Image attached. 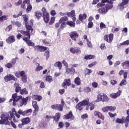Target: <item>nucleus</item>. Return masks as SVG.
<instances>
[{
  "label": "nucleus",
  "mask_w": 129,
  "mask_h": 129,
  "mask_svg": "<svg viewBox=\"0 0 129 129\" xmlns=\"http://www.w3.org/2000/svg\"><path fill=\"white\" fill-rule=\"evenodd\" d=\"M120 93H121V92L120 91H118L116 93H112L110 94V97L111 98H113L114 99H115L120 95Z\"/></svg>",
  "instance_id": "17"
},
{
  "label": "nucleus",
  "mask_w": 129,
  "mask_h": 129,
  "mask_svg": "<svg viewBox=\"0 0 129 129\" xmlns=\"http://www.w3.org/2000/svg\"><path fill=\"white\" fill-rule=\"evenodd\" d=\"M54 66L55 67H58L59 70H61L62 68V63L60 61H57L54 63Z\"/></svg>",
  "instance_id": "34"
},
{
  "label": "nucleus",
  "mask_w": 129,
  "mask_h": 129,
  "mask_svg": "<svg viewBox=\"0 0 129 129\" xmlns=\"http://www.w3.org/2000/svg\"><path fill=\"white\" fill-rule=\"evenodd\" d=\"M22 3H23V1H22V0H19L18 2L15 3V6L19 7V6H20V5H22Z\"/></svg>",
  "instance_id": "60"
},
{
  "label": "nucleus",
  "mask_w": 129,
  "mask_h": 129,
  "mask_svg": "<svg viewBox=\"0 0 129 129\" xmlns=\"http://www.w3.org/2000/svg\"><path fill=\"white\" fill-rule=\"evenodd\" d=\"M20 94L22 95L24 94H28V91H27V89L26 88H24L20 90Z\"/></svg>",
  "instance_id": "44"
},
{
  "label": "nucleus",
  "mask_w": 129,
  "mask_h": 129,
  "mask_svg": "<svg viewBox=\"0 0 129 129\" xmlns=\"http://www.w3.org/2000/svg\"><path fill=\"white\" fill-rule=\"evenodd\" d=\"M36 67L35 68V71L36 72H39V71H41V70H43V67L40 66V63H36Z\"/></svg>",
  "instance_id": "32"
},
{
  "label": "nucleus",
  "mask_w": 129,
  "mask_h": 129,
  "mask_svg": "<svg viewBox=\"0 0 129 129\" xmlns=\"http://www.w3.org/2000/svg\"><path fill=\"white\" fill-rule=\"evenodd\" d=\"M122 45H129V40H126L120 44V46H122Z\"/></svg>",
  "instance_id": "58"
},
{
  "label": "nucleus",
  "mask_w": 129,
  "mask_h": 129,
  "mask_svg": "<svg viewBox=\"0 0 129 129\" xmlns=\"http://www.w3.org/2000/svg\"><path fill=\"white\" fill-rule=\"evenodd\" d=\"M71 85V81L70 79H65L63 82L62 83V86L63 88H67V86H70Z\"/></svg>",
  "instance_id": "16"
},
{
  "label": "nucleus",
  "mask_w": 129,
  "mask_h": 129,
  "mask_svg": "<svg viewBox=\"0 0 129 129\" xmlns=\"http://www.w3.org/2000/svg\"><path fill=\"white\" fill-rule=\"evenodd\" d=\"M105 4H103L102 3H99L96 5V7L99 9V8H101V7H104Z\"/></svg>",
  "instance_id": "52"
},
{
  "label": "nucleus",
  "mask_w": 129,
  "mask_h": 129,
  "mask_svg": "<svg viewBox=\"0 0 129 129\" xmlns=\"http://www.w3.org/2000/svg\"><path fill=\"white\" fill-rule=\"evenodd\" d=\"M4 78L6 82L11 81V80H14V81H16V82H19L18 79L16 78L15 76L12 74L7 75Z\"/></svg>",
  "instance_id": "6"
},
{
  "label": "nucleus",
  "mask_w": 129,
  "mask_h": 129,
  "mask_svg": "<svg viewBox=\"0 0 129 129\" xmlns=\"http://www.w3.org/2000/svg\"><path fill=\"white\" fill-rule=\"evenodd\" d=\"M122 65L124 69H127V68L129 67V61H125L124 62L122 63Z\"/></svg>",
  "instance_id": "29"
},
{
  "label": "nucleus",
  "mask_w": 129,
  "mask_h": 129,
  "mask_svg": "<svg viewBox=\"0 0 129 129\" xmlns=\"http://www.w3.org/2000/svg\"><path fill=\"white\" fill-rule=\"evenodd\" d=\"M85 92H90L91 91V89L89 87H87L84 89Z\"/></svg>",
  "instance_id": "56"
},
{
  "label": "nucleus",
  "mask_w": 129,
  "mask_h": 129,
  "mask_svg": "<svg viewBox=\"0 0 129 129\" xmlns=\"http://www.w3.org/2000/svg\"><path fill=\"white\" fill-rule=\"evenodd\" d=\"M35 16L37 19H40L41 17H42V13L39 11H37L35 12Z\"/></svg>",
  "instance_id": "38"
},
{
  "label": "nucleus",
  "mask_w": 129,
  "mask_h": 129,
  "mask_svg": "<svg viewBox=\"0 0 129 129\" xmlns=\"http://www.w3.org/2000/svg\"><path fill=\"white\" fill-rule=\"evenodd\" d=\"M32 97L34 100H37V101H40L42 99V96L38 95H33Z\"/></svg>",
  "instance_id": "26"
},
{
  "label": "nucleus",
  "mask_w": 129,
  "mask_h": 129,
  "mask_svg": "<svg viewBox=\"0 0 129 129\" xmlns=\"http://www.w3.org/2000/svg\"><path fill=\"white\" fill-rule=\"evenodd\" d=\"M104 40L106 42H107V43H111L113 40V34L111 33L109 34L108 36L105 35L104 36Z\"/></svg>",
  "instance_id": "13"
},
{
  "label": "nucleus",
  "mask_w": 129,
  "mask_h": 129,
  "mask_svg": "<svg viewBox=\"0 0 129 129\" xmlns=\"http://www.w3.org/2000/svg\"><path fill=\"white\" fill-rule=\"evenodd\" d=\"M44 55L46 56V59H48V57H50V52H49V51H46L44 52Z\"/></svg>",
  "instance_id": "54"
},
{
  "label": "nucleus",
  "mask_w": 129,
  "mask_h": 129,
  "mask_svg": "<svg viewBox=\"0 0 129 129\" xmlns=\"http://www.w3.org/2000/svg\"><path fill=\"white\" fill-rule=\"evenodd\" d=\"M22 97V96H18V93H17L12 95V98L13 99V104L14 106L18 101L20 100V99H21Z\"/></svg>",
  "instance_id": "7"
},
{
  "label": "nucleus",
  "mask_w": 129,
  "mask_h": 129,
  "mask_svg": "<svg viewBox=\"0 0 129 129\" xmlns=\"http://www.w3.org/2000/svg\"><path fill=\"white\" fill-rule=\"evenodd\" d=\"M11 24L14 26H17V27H19L22 26V24L20 23V22L16 21L14 20L11 21Z\"/></svg>",
  "instance_id": "27"
},
{
  "label": "nucleus",
  "mask_w": 129,
  "mask_h": 129,
  "mask_svg": "<svg viewBox=\"0 0 129 129\" xmlns=\"http://www.w3.org/2000/svg\"><path fill=\"white\" fill-rule=\"evenodd\" d=\"M32 106L34 108V110L33 111L34 115H37V113H38V111H39V106H38V104L37 103V101H33L32 102Z\"/></svg>",
  "instance_id": "11"
},
{
  "label": "nucleus",
  "mask_w": 129,
  "mask_h": 129,
  "mask_svg": "<svg viewBox=\"0 0 129 129\" xmlns=\"http://www.w3.org/2000/svg\"><path fill=\"white\" fill-rule=\"evenodd\" d=\"M51 107L52 109L57 110H58V111H62V110H63V106L59 104L52 105Z\"/></svg>",
  "instance_id": "14"
},
{
  "label": "nucleus",
  "mask_w": 129,
  "mask_h": 129,
  "mask_svg": "<svg viewBox=\"0 0 129 129\" xmlns=\"http://www.w3.org/2000/svg\"><path fill=\"white\" fill-rule=\"evenodd\" d=\"M55 20H56V18L55 17H54V16L51 17L50 18V21L49 22V25L50 26H52V24H54V23H55Z\"/></svg>",
  "instance_id": "36"
},
{
  "label": "nucleus",
  "mask_w": 129,
  "mask_h": 129,
  "mask_svg": "<svg viewBox=\"0 0 129 129\" xmlns=\"http://www.w3.org/2000/svg\"><path fill=\"white\" fill-rule=\"evenodd\" d=\"M15 75L17 78H21V81H22L23 83H27L28 77H27L25 71H22L16 72Z\"/></svg>",
  "instance_id": "3"
},
{
  "label": "nucleus",
  "mask_w": 129,
  "mask_h": 129,
  "mask_svg": "<svg viewBox=\"0 0 129 129\" xmlns=\"http://www.w3.org/2000/svg\"><path fill=\"white\" fill-rule=\"evenodd\" d=\"M20 33L22 34V35H24V36H26L27 38L30 37V32H26L24 31H21Z\"/></svg>",
  "instance_id": "42"
},
{
  "label": "nucleus",
  "mask_w": 129,
  "mask_h": 129,
  "mask_svg": "<svg viewBox=\"0 0 129 129\" xmlns=\"http://www.w3.org/2000/svg\"><path fill=\"white\" fill-rule=\"evenodd\" d=\"M6 100H7V98L0 97V103H3V102H5Z\"/></svg>",
  "instance_id": "62"
},
{
  "label": "nucleus",
  "mask_w": 129,
  "mask_h": 129,
  "mask_svg": "<svg viewBox=\"0 0 129 129\" xmlns=\"http://www.w3.org/2000/svg\"><path fill=\"white\" fill-rule=\"evenodd\" d=\"M84 105H87L86 108V110H88L89 108L90 110H93L94 109V102H92L91 103H89V99H85L82 102L77 104L76 106V108L78 110H82V109L83 108L82 106H84Z\"/></svg>",
  "instance_id": "1"
},
{
  "label": "nucleus",
  "mask_w": 129,
  "mask_h": 129,
  "mask_svg": "<svg viewBox=\"0 0 129 129\" xmlns=\"http://www.w3.org/2000/svg\"><path fill=\"white\" fill-rule=\"evenodd\" d=\"M98 117H99V118H101L103 120H104V116H103V115H102V114L100 112L99 113V115L98 116Z\"/></svg>",
  "instance_id": "57"
},
{
  "label": "nucleus",
  "mask_w": 129,
  "mask_h": 129,
  "mask_svg": "<svg viewBox=\"0 0 129 129\" xmlns=\"http://www.w3.org/2000/svg\"><path fill=\"white\" fill-rule=\"evenodd\" d=\"M62 64L65 66L66 68H67L69 67L68 63H67L65 60H62Z\"/></svg>",
  "instance_id": "64"
},
{
  "label": "nucleus",
  "mask_w": 129,
  "mask_h": 129,
  "mask_svg": "<svg viewBox=\"0 0 129 129\" xmlns=\"http://www.w3.org/2000/svg\"><path fill=\"white\" fill-rule=\"evenodd\" d=\"M67 21H68V17H67V16H63L60 18L59 20V23L66 24V22H67Z\"/></svg>",
  "instance_id": "23"
},
{
  "label": "nucleus",
  "mask_w": 129,
  "mask_h": 129,
  "mask_svg": "<svg viewBox=\"0 0 129 129\" xmlns=\"http://www.w3.org/2000/svg\"><path fill=\"white\" fill-rule=\"evenodd\" d=\"M92 87H93V88H97L98 86V83L95 82H94L92 83Z\"/></svg>",
  "instance_id": "50"
},
{
  "label": "nucleus",
  "mask_w": 129,
  "mask_h": 129,
  "mask_svg": "<svg viewBox=\"0 0 129 129\" xmlns=\"http://www.w3.org/2000/svg\"><path fill=\"white\" fill-rule=\"evenodd\" d=\"M12 30V25H9L6 28V32H10Z\"/></svg>",
  "instance_id": "63"
},
{
  "label": "nucleus",
  "mask_w": 129,
  "mask_h": 129,
  "mask_svg": "<svg viewBox=\"0 0 129 129\" xmlns=\"http://www.w3.org/2000/svg\"><path fill=\"white\" fill-rule=\"evenodd\" d=\"M113 4V2L108 0V3L107 4H106L105 5V9L108 12L109 10H111L113 8V5H112Z\"/></svg>",
  "instance_id": "15"
},
{
  "label": "nucleus",
  "mask_w": 129,
  "mask_h": 129,
  "mask_svg": "<svg viewBox=\"0 0 129 129\" xmlns=\"http://www.w3.org/2000/svg\"><path fill=\"white\" fill-rule=\"evenodd\" d=\"M23 4H26L27 5V8L26 9L27 13H31V12H32V9H33V7L30 3V0H24Z\"/></svg>",
  "instance_id": "5"
},
{
  "label": "nucleus",
  "mask_w": 129,
  "mask_h": 129,
  "mask_svg": "<svg viewBox=\"0 0 129 129\" xmlns=\"http://www.w3.org/2000/svg\"><path fill=\"white\" fill-rule=\"evenodd\" d=\"M70 38L73 40V41H76V38H78L79 35L76 31H72L70 34Z\"/></svg>",
  "instance_id": "12"
},
{
  "label": "nucleus",
  "mask_w": 129,
  "mask_h": 129,
  "mask_svg": "<svg viewBox=\"0 0 129 129\" xmlns=\"http://www.w3.org/2000/svg\"><path fill=\"white\" fill-rule=\"evenodd\" d=\"M61 24L60 26V30H63V29L66 27V23H59Z\"/></svg>",
  "instance_id": "51"
},
{
  "label": "nucleus",
  "mask_w": 129,
  "mask_h": 129,
  "mask_svg": "<svg viewBox=\"0 0 129 129\" xmlns=\"http://www.w3.org/2000/svg\"><path fill=\"white\" fill-rule=\"evenodd\" d=\"M98 11L99 13L101 14V15H105V14H106L107 12H108L106 10V8L105 9L103 7L99 9Z\"/></svg>",
  "instance_id": "25"
},
{
  "label": "nucleus",
  "mask_w": 129,
  "mask_h": 129,
  "mask_svg": "<svg viewBox=\"0 0 129 129\" xmlns=\"http://www.w3.org/2000/svg\"><path fill=\"white\" fill-rule=\"evenodd\" d=\"M30 121H31V120L29 117H26L22 120L23 124H28V123H29Z\"/></svg>",
  "instance_id": "28"
},
{
  "label": "nucleus",
  "mask_w": 129,
  "mask_h": 129,
  "mask_svg": "<svg viewBox=\"0 0 129 129\" xmlns=\"http://www.w3.org/2000/svg\"><path fill=\"white\" fill-rule=\"evenodd\" d=\"M26 112H25V111H23V110L22 109H20L18 111V113H19V114H22V115H25V113Z\"/></svg>",
  "instance_id": "59"
},
{
  "label": "nucleus",
  "mask_w": 129,
  "mask_h": 129,
  "mask_svg": "<svg viewBox=\"0 0 129 129\" xmlns=\"http://www.w3.org/2000/svg\"><path fill=\"white\" fill-rule=\"evenodd\" d=\"M64 118L66 119H71L72 120H73V119H74V116L72 113V111H70L68 114L64 115Z\"/></svg>",
  "instance_id": "18"
},
{
  "label": "nucleus",
  "mask_w": 129,
  "mask_h": 129,
  "mask_svg": "<svg viewBox=\"0 0 129 129\" xmlns=\"http://www.w3.org/2000/svg\"><path fill=\"white\" fill-rule=\"evenodd\" d=\"M15 36H9L7 39H6V42L8 43L9 44L11 43H13L15 42Z\"/></svg>",
  "instance_id": "22"
},
{
  "label": "nucleus",
  "mask_w": 129,
  "mask_h": 129,
  "mask_svg": "<svg viewBox=\"0 0 129 129\" xmlns=\"http://www.w3.org/2000/svg\"><path fill=\"white\" fill-rule=\"evenodd\" d=\"M42 15L49 14L48 12H47V10H46V8L45 7H43L42 8Z\"/></svg>",
  "instance_id": "49"
},
{
  "label": "nucleus",
  "mask_w": 129,
  "mask_h": 129,
  "mask_svg": "<svg viewBox=\"0 0 129 129\" xmlns=\"http://www.w3.org/2000/svg\"><path fill=\"white\" fill-rule=\"evenodd\" d=\"M22 17L24 20L25 24L28 23V20H29V16L27 14L22 15Z\"/></svg>",
  "instance_id": "43"
},
{
  "label": "nucleus",
  "mask_w": 129,
  "mask_h": 129,
  "mask_svg": "<svg viewBox=\"0 0 129 129\" xmlns=\"http://www.w3.org/2000/svg\"><path fill=\"white\" fill-rule=\"evenodd\" d=\"M87 17V16L85 14L83 15L80 14L79 16V19L81 22H83V20H85Z\"/></svg>",
  "instance_id": "33"
},
{
  "label": "nucleus",
  "mask_w": 129,
  "mask_h": 129,
  "mask_svg": "<svg viewBox=\"0 0 129 129\" xmlns=\"http://www.w3.org/2000/svg\"><path fill=\"white\" fill-rule=\"evenodd\" d=\"M87 46L89 47V48H92V43H91V41H89L88 39H87Z\"/></svg>",
  "instance_id": "48"
},
{
  "label": "nucleus",
  "mask_w": 129,
  "mask_h": 129,
  "mask_svg": "<svg viewBox=\"0 0 129 129\" xmlns=\"http://www.w3.org/2000/svg\"><path fill=\"white\" fill-rule=\"evenodd\" d=\"M129 0H122L121 3L118 5L119 7H120L121 10H123V6H125V5H127Z\"/></svg>",
  "instance_id": "24"
},
{
  "label": "nucleus",
  "mask_w": 129,
  "mask_h": 129,
  "mask_svg": "<svg viewBox=\"0 0 129 129\" xmlns=\"http://www.w3.org/2000/svg\"><path fill=\"white\" fill-rule=\"evenodd\" d=\"M31 38L30 36L28 37H24L23 38V41H25L26 44L28 45V46H31V47H35V43L31 41L30 40V38Z\"/></svg>",
  "instance_id": "9"
},
{
  "label": "nucleus",
  "mask_w": 129,
  "mask_h": 129,
  "mask_svg": "<svg viewBox=\"0 0 129 129\" xmlns=\"http://www.w3.org/2000/svg\"><path fill=\"white\" fill-rule=\"evenodd\" d=\"M109 101V98L106 94L104 93L98 94L96 100L97 102H100V101H102V102H108Z\"/></svg>",
  "instance_id": "4"
},
{
  "label": "nucleus",
  "mask_w": 129,
  "mask_h": 129,
  "mask_svg": "<svg viewBox=\"0 0 129 129\" xmlns=\"http://www.w3.org/2000/svg\"><path fill=\"white\" fill-rule=\"evenodd\" d=\"M25 27L27 29V30H28L29 32V33H32V32H33V28H32V26L31 25H29L28 24V22L26 23H25Z\"/></svg>",
  "instance_id": "30"
},
{
  "label": "nucleus",
  "mask_w": 129,
  "mask_h": 129,
  "mask_svg": "<svg viewBox=\"0 0 129 129\" xmlns=\"http://www.w3.org/2000/svg\"><path fill=\"white\" fill-rule=\"evenodd\" d=\"M115 109H116V108L112 106H107V112L108 111H114Z\"/></svg>",
  "instance_id": "31"
},
{
  "label": "nucleus",
  "mask_w": 129,
  "mask_h": 129,
  "mask_svg": "<svg viewBox=\"0 0 129 129\" xmlns=\"http://www.w3.org/2000/svg\"><path fill=\"white\" fill-rule=\"evenodd\" d=\"M68 17H74L75 16V11L74 10L72 11L71 12L68 13Z\"/></svg>",
  "instance_id": "46"
},
{
  "label": "nucleus",
  "mask_w": 129,
  "mask_h": 129,
  "mask_svg": "<svg viewBox=\"0 0 129 129\" xmlns=\"http://www.w3.org/2000/svg\"><path fill=\"white\" fill-rule=\"evenodd\" d=\"M47 47L40 45H36L34 46L35 51H37V52H45V51L47 50Z\"/></svg>",
  "instance_id": "10"
},
{
  "label": "nucleus",
  "mask_w": 129,
  "mask_h": 129,
  "mask_svg": "<svg viewBox=\"0 0 129 129\" xmlns=\"http://www.w3.org/2000/svg\"><path fill=\"white\" fill-rule=\"evenodd\" d=\"M8 16L4 15L0 17V22H4V21H7L8 20Z\"/></svg>",
  "instance_id": "40"
},
{
  "label": "nucleus",
  "mask_w": 129,
  "mask_h": 129,
  "mask_svg": "<svg viewBox=\"0 0 129 129\" xmlns=\"http://www.w3.org/2000/svg\"><path fill=\"white\" fill-rule=\"evenodd\" d=\"M95 56L93 55H86L84 57V59L86 60H90V59H93Z\"/></svg>",
  "instance_id": "35"
},
{
  "label": "nucleus",
  "mask_w": 129,
  "mask_h": 129,
  "mask_svg": "<svg viewBox=\"0 0 129 129\" xmlns=\"http://www.w3.org/2000/svg\"><path fill=\"white\" fill-rule=\"evenodd\" d=\"M46 81H47L49 83L50 82H52L53 81V78H52V76H48L46 78Z\"/></svg>",
  "instance_id": "45"
},
{
  "label": "nucleus",
  "mask_w": 129,
  "mask_h": 129,
  "mask_svg": "<svg viewBox=\"0 0 129 129\" xmlns=\"http://www.w3.org/2000/svg\"><path fill=\"white\" fill-rule=\"evenodd\" d=\"M42 17L43 18L45 23H46V24L49 22V21H50V15H49V13L43 15Z\"/></svg>",
  "instance_id": "21"
},
{
  "label": "nucleus",
  "mask_w": 129,
  "mask_h": 129,
  "mask_svg": "<svg viewBox=\"0 0 129 129\" xmlns=\"http://www.w3.org/2000/svg\"><path fill=\"white\" fill-rule=\"evenodd\" d=\"M67 24L70 27H73V28H74V27H75V23H74V22H73L72 21H68L67 22Z\"/></svg>",
  "instance_id": "37"
},
{
  "label": "nucleus",
  "mask_w": 129,
  "mask_h": 129,
  "mask_svg": "<svg viewBox=\"0 0 129 129\" xmlns=\"http://www.w3.org/2000/svg\"><path fill=\"white\" fill-rule=\"evenodd\" d=\"M125 84H126V81L125 80H122L120 83V86L125 85Z\"/></svg>",
  "instance_id": "55"
},
{
  "label": "nucleus",
  "mask_w": 129,
  "mask_h": 129,
  "mask_svg": "<svg viewBox=\"0 0 129 129\" xmlns=\"http://www.w3.org/2000/svg\"><path fill=\"white\" fill-rule=\"evenodd\" d=\"M60 116H61V113L57 112L55 114V116H52V118L55 121L57 122L59 121Z\"/></svg>",
  "instance_id": "20"
},
{
  "label": "nucleus",
  "mask_w": 129,
  "mask_h": 129,
  "mask_svg": "<svg viewBox=\"0 0 129 129\" xmlns=\"http://www.w3.org/2000/svg\"><path fill=\"white\" fill-rule=\"evenodd\" d=\"M85 72H86V75H89V74H91V73L92 72L91 70H89L88 69H86Z\"/></svg>",
  "instance_id": "53"
},
{
  "label": "nucleus",
  "mask_w": 129,
  "mask_h": 129,
  "mask_svg": "<svg viewBox=\"0 0 129 129\" xmlns=\"http://www.w3.org/2000/svg\"><path fill=\"white\" fill-rule=\"evenodd\" d=\"M116 122L117 123H123V122H124V120L123 119V117H122L121 118H117L116 119Z\"/></svg>",
  "instance_id": "39"
},
{
  "label": "nucleus",
  "mask_w": 129,
  "mask_h": 129,
  "mask_svg": "<svg viewBox=\"0 0 129 129\" xmlns=\"http://www.w3.org/2000/svg\"><path fill=\"white\" fill-rule=\"evenodd\" d=\"M5 67H7V68H12L13 67V64L11 63H8L6 64H5Z\"/></svg>",
  "instance_id": "61"
},
{
  "label": "nucleus",
  "mask_w": 129,
  "mask_h": 129,
  "mask_svg": "<svg viewBox=\"0 0 129 129\" xmlns=\"http://www.w3.org/2000/svg\"><path fill=\"white\" fill-rule=\"evenodd\" d=\"M75 83L77 85H80L81 84V81L80 80V78L79 77H77L75 80Z\"/></svg>",
  "instance_id": "41"
},
{
  "label": "nucleus",
  "mask_w": 129,
  "mask_h": 129,
  "mask_svg": "<svg viewBox=\"0 0 129 129\" xmlns=\"http://www.w3.org/2000/svg\"><path fill=\"white\" fill-rule=\"evenodd\" d=\"M14 117V114L11 112H9L8 114H3L1 116L0 124H7L10 125L11 122L10 121Z\"/></svg>",
  "instance_id": "2"
},
{
  "label": "nucleus",
  "mask_w": 129,
  "mask_h": 129,
  "mask_svg": "<svg viewBox=\"0 0 129 129\" xmlns=\"http://www.w3.org/2000/svg\"><path fill=\"white\" fill-rule=\"evenodd\" d=\"M27 104V101L25 99H22L20 104V106H23V105H26Z\"/></svg>",
  "instance_id": "47"
},
{
  "label": "nucleus",
  "mask_w": 129,
  "mask_h": 129,
  "mask_svg": "<svg viewBox=\"0 0 129 129\" xmlns=\"http://www.w3.org/2000/svg\"><path fill=\"white\" fill-rule=\"evenodd\" d=\"M70 52H71L72 54L81 53V49L80 47L74 46L70 48Z\"/></svg>",
  "instance_id": "8"
},
{
  "label": "nucleus",
  "mask_w": 129,
  "mask_h": 129,
  "mask_svg": "<svg viewBox=\"0 0 129 129\" xmlns=\"http://www.w3.org/2000/svg\"><path fill=\"white\" fill-rule=\"evenodd\" d=\"M14 87H15L16 92H20L22 90V88L20 87V84H19V82H16L14 84Z\"/></svg>",
  "instance_id": "19"
}]
</instances>
